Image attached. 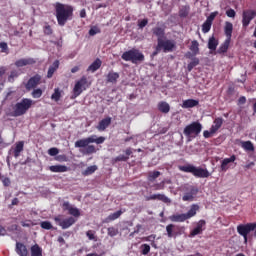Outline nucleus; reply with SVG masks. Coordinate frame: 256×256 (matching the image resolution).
Instances as JSON below:
<instances>
[{"label": "nucleus", "instance_id": "nucleus-9", "mask_svg": "<svg viewBox=\"0 0 256 256\" xmlns=\"http://www.w3.org/2000/svg\"><path fill=\"white\" fill-rule=\"evenodd\" d=\"M54 221L56 225L61 227V229H69V227H73V225L77 223V219H75L73 216L63 219V215L54 217Z\"/></svg>", "mask_w": 256, "mask_h": 256}, {"label": "nucleus", "instance_id": "nucleus-59", "mask_svg": "<svg viewBox=\"0 0 256 256\" xmlns=\"http://www.w3.org/2000/svg\"><path fill=\"white\" fill-rule=\"evenodd\" d=\"M22 227H33V221L31 220H24L20 222Z\"/></svg>", "mask_w": 256, "mask_h": 256}, {"label": "nucleus", "instance_id": "nucleus-38", "mask_svg": "<svg viewBox=\"0 0 256 256\" xmlns=\"http://www.w3.org/2000/svg\"><path fill=\"white\" fill-rule=\"evenodd\" d=\"M161 176V172L160 171H152L149 172L148 174V181L150 183H155V180L158 179V177Z\"/></svg>", "mask_w": 256, "mask_h": 256}, {"label": "nucleus", "instance_id": "nucleus-60", "mask_svg": "<svg viewBox=\"0 0 256 256\" xmlns=\"http://www.w3.org/2000/svg\"><path fill=\"white\" fill-rule=\"evenodd\" d=\"M226 15L227 17H230V18H235V15H237V12H235L232 8L228 9L226 11Z\"/></svg>", "mask_w": 256, "mask_h": 256}, {"label": "nucleus", "instance_id": "nucleus-13", "mask_svg": "<svg viewBox=\"0 0 256 256\" xmlns=\"http://www.w3.org/2000/svg\"><path fill=\"white\" fill-rule=\"evenodd\" d=\"M39 83H41V75L36 74L28 80L26 84V89L28 91H31V89H35V87H37Z\"/></svg>", "mask_w": 256, "mask_h": 256}, {"label": "nucleus", "instance_id": "nucleus-6", "mask_svg": "<svg viewBox=\"0 0 256 256\" xmlns=\"http://www.w3.org/2000/svg\"><path fill=\"white\" fill-rule=\"evenodd\" d=\"M201 131H203V125L199 123V121L192 122L184 128V135L187 137L188 141L191 139H195V137H199Z\"/></svg>", "mask_w": 256, "mask_h": 256}, {"label": "nucleus", "instance_id": "nucleus-58", "mask_svg": "<svg viewBox=\"0 0 256 256\" xmlns=\"http://www.w3.org/2000/svg\"><path fill=\"white\" fill-rule=\"evenodd\" d=\"M157 235L155 234H151L147 237L144 238V241H148L150 243H155V239H156Z\"/></svg>", "mask_w": 256, "mask_h": 256}, {"label": "nucleus", "instance_id": "nucleus-63", "mask_svg": "<svg viewBox=\"0 0 256 256\" xmlns=\"http://www.w3.org/2000/svg\"><path fill=\"white\" fill-rule=\"evenodd\" d=\"M2 183H3L4 187H9V185H11V179L4 177V178H2Z\"/></svg>", "mask_w": 256, "mask_h": 256}, {"label": "nucleus", "instance_id": "nucleus-18", "mask_svg": "<svg viewBox=\"0 0 256 256\" xmlns=\"http://www.w3.org/2000/svg\"><path fill=\"white\" fill-rule=\"evenodd\" d=\"M119 73L110 71L106 76V83H112L115 85L119 81Z\"/></svg>", "mask_w": 256, "mask_h": 256}, {"label": "nucleus", "instance_id": "nucleus-40", "mask_svg": "<svg viewBox=\"0 0 256 256\" xmlns=\"http://www.w3.org/2000/svg\"><path fill=\"white\" fill-rule=\"evenodd\" d=\"M120 215H123V211H121V210H118V211L110 214L106 218V223H109L110 221H115V219H119Z\"/></svg>", "mask_w": 256, "mask_h": 256}, {"label": "nucleus", "instance_id": "nucleus-48", "mask_svg": "<svg viewBox=\"0 0 256 256\" xmlns=\"http://www.w3.org/2000/svg\"><path fill=\"white\" fill-rule=\"evenodd\" d=\"M109 237H116L119 234V230L115 227H109L107 229Z\"/></svg>", "mask_w": 256, "mask_h": 256}, {"label": "nucleus", "instance_id": "nucleus-31", "mask_svg": "<svg viewBox=\"0 0 256 256\" xmlns=\"http://www.w3.org/2000/svg\"><path fill=\"white\" fill-rule=\"evenodd\" d=\"M30 252L31 256H43V249L38 244L31 246Z\"/></svg>", "mask_w": 256, "mask_h": 256}, {"label": "nucleus", "instance_id": "nucleus-41", "mask_svg": "<svg viewBox=\"0 0 256 256\" xmlns=\"http://www.w3.org/2000/svg\"><path fill=\"white\" fill-rule=\"evenodd\" d=\"M19 75H21V72L19 70H12L10 72V75L8 76V82L14 83L17 77H19Z\"/></svg>", "mask_w": 256, "mask_h": 256}, {"label": "nucleus", "instance_id": "nucleus-29", "mask_svg": "<svg viewBox=\"0 0 256 256\" xmlns=\"http://www.w3.org/2000/svg\"><path fill=\"white\" fill-rule=\"evenodd\" d=\"M101 59L97 58L87 69V71H91V73H95V71L99 70L102 65Z\"/></svg>", "mask_w": 256, "mask_h": 256}, {"label": "nucleus", "instance_id": "nucleus-4", "mask_svg": "<svg viewBox=\"0 0 256 256\" xmlns=\"http://www.w3.org/2000/svg\"><path fill=\"white\" fill-rule=\"evenodd\" d=\"M121 59H123V61H130L134 65H137V63H143V61H145V55L139 49L133 48L124 52L121 55Z\"/></svg>", "mask_w": 256, "mask_h": 256}, {"label": "nucleus", "instance_id": "nucleus-36", "mask_svg": "<svg viewBox=\"0 0 256 256\" xmlns=\"http://www.w3.org/2000/svg\"><path fill=\"white\" fill-rule=\"evenodd\" d=\"M217 45H219V41L215 39L214 36L210 37L208 40V49H210V51H215L217 49Z\"/></svg>", "mask_w": 256, "mask_h": 256}, {"label": "nucleus", "instance_id": "nucleus-53", "mask_svg": "<svg viewBox=\"0 0 256 256\" xmlns=\"http://www.w3.org/2000/svg\"><path fill=\"white\" fill-rule=\"evenodd\" d=\"M101 33V28L97 27V26H93L90 30H89V35L91 37H94V35H97Z\"/></svg>", "mask_w": 256, "mask_h": 256}, {"label": "nucleus", "instance_id": "nucleus-42", "mask_svg": "<svg viewBox=\"0 0 256 256\" xmlns=\"http://www.w3.org/2000/svg\"><path fill=\"white\" fill-rule=\"evenodd\" d=\"M86 237H88L89 241H98V237L96 236V232L94 230H88L86 232Z\"/></svg>", "mask_w": 256, "mask_h": 256}, {"label": "nucleus", "instance_id": "nucleus-57", "mask_svg": "<svg viewBox=\"0 0 256 256\" xmlns=\"http://www.w3.org/2000/svg\"><path fill=\"white\" fill-rule=\"evenodd\" d=\"M48 154L51 156V157H55V155H59V149L57 148H50L48 150Z\"/></svg>", "mask_w": 256, "mask_h": 256}, {"label": "nucleus", "instance_id": "nucleus-64", "mask_svg": "<svg viewBox=\"0 0 256 256\" xmlns=\"http://www.w3.org/2000/svg\"><path fill=\"white\" fill-rule=\"evenodd\" d=\"M44 33H45V35H51L53 33L51 26H49V25L45 26Z\"/></svg>", "mask_w": 256, "mask_h": 256}, {"label": "nucleus", "instance_id": "nucleus-11", "mask_svg": "<svg viewBox=\"0 0 256 256\" xmlns=\"http://www.w3.org/2000/svg\"><path fill=\"white\" fill-rule=\"evenodd\" d=\"M256 18V11L255 10H245L242 14V27L247 29L251 21Z\"/></svg>", "mask_w": 256, "mask_h": 256}, {"label": "nucleus", "instance_id": "nucleus-49", "mask_svg": "<svg viewBox=\"0 0 256 256\" xmlns=\"http://www.w3.org/2000/svg\"><path fill=\"white\" fill-rule=\"evenodd\" d=\"M40 227H41L42 229H46L47 231L53 229V225H52L51 222H49V221H43V222H41V223H40Z\"/></svg>", "mask_w": 256, "mask_h": 256}, {"label": "nucleus", "instance_id": "nucleus-10", "mask_svg": "<svg viewBox=\"0 0 256 256\" xmlns=\"http://www.w3.org/2000/svg\"><path fill=\"white\" fill-rule=\"evenodd\" d=\"M87 87H89L87 77L82 76L81 79L76 82L73 88V98L76 99V97H79L81 93L87 90Z\"/></svg>", "mask_w": 256, "mask_h": 256}, {"label": "nucleus", "instance_id": "nucleus-23", "mask_svg": "<svg viewBox=\"0 0 256 256\" xmlns=\"http://www.w3.org/2000/svg\"><path fill=\"white\" fill-rule=\"evenodd\" d=\"M199 105V101L195 99H187L182 103L183 109H192V107H197Z\"/></svg>", "mask_w": 256, "mask_h": 256}, {"label": "nucleus", "instance_id": "nucleus-30", "mask_svg": "<svg viewBox=\"0 0 256 256\" xmlns=\"http://www.w3.org/2000/svg\"><path fill=\"white\" fill-rule=\"evenodd\" d=\"M222 125H223V118H216L213 122V125L210 128L212 129V133H217V131L221 129Z\"/></svg>", "mask_w": 256, "mask_h": 256}, {"label": "nucleus", "instance_id": "nucleus-45", "mask_svg": "<svg viewBox=\"0 0 256 256\" xmlns=\"http://www.w3.org/2000/svg\"><path fill=\"white\" fill-rule=\"evenodd\" d=\"M52 101H59L61 99V90L59 88L54 89V93L51 95Z\"/></svg>", "mask_w": 256, "mask_h": 256}, {"label": "nucleus", "instance_id": "nucleus-37", "mask_svg": "<svg viewBox=\"0 0 256 256\" xmlns=\"http://www.w3.org/2000/svg\"><path fill=\"white\" fill-rule=\"evenodd\" d=\"M189 49L192 51L193 55H199V42L197 40H193Z\"/></svg>", "mask_w": 256, "mask_h": 256}, {"label": "nucleus", "instance_id": "nucleus-21", "mask_svg": "<svg viewBox=\"0 0 256 256\" xmlns=\"http://www.w3.org/2000/svg\"><path fill=\"white\" fill-rule=\"evenodd\" d=\"M49 170L52 173H67V171H69V168L65 165H52L49 167Z\"/></svg>", "mask_w": 256, "mask_h": 256}, {"label": "nucleus", "instance_id": "nucleus-50", "mask_svg": "<svg viewBox=\"0 0 256 256\" xmlns=\"http://www.w3.org/2000/svg\"><path fill=\"white\" fill-rule=\"evenodd\" d=\"M0 49L1 53H6V55H9V46L7 45V42H0Z\"/></svg>", "mask_w": 256, "mask_h": 256}, {"label": "nucleus", "instance_id": "nucleus-54", "mask_svg": "<svg viewBox=\"0 0 256 256\" xmlns=\"http://www.w3.org/2000/svg\"><path fill=\"white\" fill-rule=\"evenodd\" d=\"M183 201H195V196L192 193H187L182 197Z\"/></svg>", "mask_w": 256, "mask_h": 256}, {"label": "nucleus", "instance_id": "nucleus-43", "mask_svg": "<svg viewBox=\"0 0 256 256\" xmlns=\"http://www.w3.org/2000/svg\"><path fill=\"white\" fill-rule=\"evenodd\" d=\"M211 25H213V22H209L208 20H206L202 24V33H209V31H211Z\"/></svg>", "mask_w": 256, "mask_h": 256}, {"label": "nucleus", "instance_id": "nucleus-47", "mask_svg": "<svg viewBox=\"0 0 256 256\" xmlns=\"http://www.w3.org/2000/svg\"><path fill=\"white\" fill-rule=\"evenodd\" d=\"M42 95H43V90H41V88H37L32 91V97L34 99H39L41 98Z\"/></svg>", "mask_w": 256, "mask_h": 256}, {"label": "nucleus", "instance_id": "nucleus-46", "mask_svg": "<svg viewBox=\"0 0 256 256\" xmlns=\"http://www.w3.org/2000/svg\"><path fill=\"white\" fill-rule=\"evenodd\" d=\"M165 184L171 185V179H164L161 183L155 185V189H165Z\"/></svg>", "mask_w": 256, "mask_h": 256}, {"label": "nucleus", "instance_id": "nucleus-7", "mask_svg": "<svg viewBox=\"0 0 256 256\" xmlns=\"http://www.w3.org/2000/svg\"><path fill=\"white\" fill-rule=\"evenodd\" d=\"M252 231H254L253 237L254 239H256V223L239 224L237 226V233H239L241 237H243L244 243H247L248 235Z\"/></svg>", "mask_w": 256, "mask_h": 256}, {"label": "nucleus", "instance_id": "nucleus-39", "mask_svg": "<svg viewBox=\"0 0 256 256\" xmlns=\"http://www.w3.org/2000/svg\"><path fill=\"white\" fill-rule=\"evenodd\" d=\"M197 65H199V58H197V57L192 58L191 62L187 65V71H189V73H191L193 71V69H195V67H197Z\"/></svg>", "mask_w": 256, "mask_h": 256}, {"label": "nucleus", "instance_id": "nucleus-26", "mask_svg": "<svg viewBox=\"0 0 256 256\" xmlns=\"http://www.w3.org/2000/svg\"><path fill=\"white\" fill-rule=\"evenodd\" d=\"M58 69H59V60H55L48 69L47 78L51 79V77H53V75L55 74V71H57Z\"/></svg>", "mask_w": 256, "mask_h": 256}, {"label": "nucleus", "instance_id": "nucleus-34", "mask_svg": "<svg viewBox=\"0 0 256 256\" xmlns=\"http://www.w3.org/2000/svg\"><path fill=\"white\" fill-rule=\"evenodd\" d=\"M241 147L244 149V151H255V146L253 145V142L251 141H242L241 142Z\"/></svg>", "mask_w": 256, "mask_h": 256}, {"label": "nucleus", "instance_id": "nucleus-22", "mask_svg": "<svg viewBox=\"0 0 256 256\" xmlns=\"http://www.w3.org/2000/svg\"><path fill=\"white\" fill-rule=\"evenodd\" d=\"M170 221L172 223H184V221H187V216L186 214H174L169 217Z\"/></svg>", "mask_w": 256, "mask_h": 256}, {"label": "nucleus", "instance_id": "nucleus-24", "mask_svg": "<svg viewBox=\"0 0 256 256\" xmlns=\"http://www.w3.org/2000/svg\"><path fill=\"white\" fill-rule=\"evenodd\" d=\"M158 111H160V113H164L165 115H167V113L171 111V106L166 101H160L158 103Z\"/></svg>", "mask_w": 256, "mask_h": 256}, {"label": "nucleus", "instance_id": "nucleus-14", "mask_svg": "<svg viewBox=\"0 0 256 256\" xmlns=\"http://www.w3.org/2000/svg\"><path fill=\"white\" fill-rule=\"evenodd\" d=\"M162 201L163 203H171V199H169L165 194H153L150 197L146 196V201Z\"/></svg>", "mask_w": 256, "mask_h": 256}, {"label": "nucleus", "instance_id": "nucleus-15", "mask_svg": "<svg viewBox=\"0 0 256 256\" xmlns=\"http://www.w3.org/2000/svg\"><path fill=\"white\" fill-rule=\"evenodd\" d=\"M206 222L205 220H200L196 227L191 231L190 236L195 237L196 235H201L203 233V227H205Z\"/></svg>", "mask_w": 256, "mask_h": 256}, {"label": "nucleus", "instance_id": "nucleus-17", "mask_svg": "<svg viewBox=\"0 0 256 256\" xmlns=\"http://www.w3.org/2000/svg\"><path fill=\"white\" fill-rule=\"evenodd\" d=\"M109 125H111V117H106L98 123V125L96 126V129L98 131H105V129H107Z\"/></svg>", "mask_w": 256, "mask_h": 256}, {"label": "nucleus", "instance_id": "nucleus-62", "mask_svg": "<svg viewBox=\"0 0 256 256\" xmlns=\"http://www.w3.org/2000/svg\"><path fill=\"white\" fill-rule=\"evenodd\" d=\"M129 160V156H125V155H119L115 158V161H128Z\"/></svg>", "mask_w": 256, "mask_h": 256}, {"label": "nucleus", "instance_id": "nucleus-19", "mask_svg": "<svg viewBox=\"0 0 256 256\" xmlns=\"http://www.w3.org/2000/svg\"><path fill=\"white\" fill-rule=\"evenodd\" d=\"M152 33L157 37V43H159L165 37V28L155 27L152 29Z\"/></svg>", "mask_w": 256, "mask_h": 256}, {"label": "nucleus", "instance_id": "nucleus-25", "mask_svg": "<svg viewBox=\"0 0 256 256\" xmlns=\"http://www.w3.org/2000/svg\"><path fill=\"white\" fill-rule=\"evenodd\" d=\"M24 147H25V142L19 141V142L16 143V146L14 148V157H15V159L20 157L21 153H23Z\"/></svg>", "mask_w": 256, "mask_h": 256}, {"label": "nucleus", "instance_id": "nucleus-52", "mask_svg": "<svg viewBox=\"0 0 256 256\" xmlns=\"http://www.w3.org/2000/svg\"><path fill=\"white\" fill-rule=\"evenodd\" d=\"M141 254L142 255H149V252L151 251V246H149L148 244H143L141 246Z\"/></svg>", "mask_w": 256, "mask_h": 256}, {"label": "nucleus", "instance_id": "nucleus-32", "mask_svg": "<svg viewBox=\"0 0 256 256\" xmlns=\"http://www.w3.org/2000/svg\"><path fill=\"white\" fill-rule=\"evenodd\" d=\"M236 159L237 157L235 155H232L230 158L223 159L221 163V170L225 171L227 169V165H229V163H235Z\"/></svg>", "mask_w": 256, "mask_h": 256}, {"label": "nucleus", "instance_id": "nucleus-27", "mask_svg": "<svg viewBox=\"0 0 256 256\" xmlns=\"http://www.w3.org/2000/svg\"><path fill=\"white\" fill-rule=\"evenodd\" d=\"M224 33L226 35V39H231L233 36V23L225 22Z\"/></svg>", "mask_w": 256, "mask_h": 256}, {"label": "nucleus", "instance_id": "nucleus-44", "mask_svg": "<svg viewBox=\"0 0 256 256\" xmlns=\"http://www.w3.org/2000/svg\"><path fill=\"white\" fill-rule=\"evenodd\" d=\"M97 171V165H92L86 168V170L83 172V175L88 176V175H93Z\"/></svg>", "mask_w": 256, "mask_h": 256}, {"label": "nucleus", "instance_id": "nucleus-12", "mask_svg": "<svg viewBox=\"0 0 256 256\" xmlns=\"http://www.w3.org/2000/svg\"><path fill=\"white\" fill-rule=\"evenodd\" d=\"M62 209H63V211H68V214L72 215V217L74 219L81 217V211L78 208L71 205V203H69V202H64L62 204Z\"/></svg>", "mask_w": 256, "mask_h": 256}, {"label": "nucleus", "instance_id": "nucleus-61", "mask_svg": "<svg viewBox=\"0 0 256 256\" xmlns=\"http://www.w3.org/2000/svg\"><path fill=\"white\" fill-rule=\"evenodd\" d=\"M211 135H215V132H212V129L210 128V131L209 130H205L203 132V137L205 139H209V137H211Z\"/></svg>", "mask_w": 256, "mask_h": 256}, {"label": "nucleus", "instance_id": "nucleus-2", "mask_svg": "<svg viewBox=\"0 0 256 256\" xmlns=\"http://www.w3.org/2000/svg\"><path fill=\"white\" fill-rule=\"evenodd\" d=\"M55 13L58 25H60V27H65L67 21L73 19V6L57 2L55 4Z\"/></svg>", "mask_w": 256, "mask_h": 256}, {"label": "nucleus", "instance_id": "nucleus-16", "mask_svg": "<svg viewBox=\"0 0 256 256\" xmlns=\"http://www.w3.org/2000/svg\"><path fill=\"white\" fill-rule=\"evenodd\" d=\"M16 253L19 256H27L29 255V250H27V246L21 242L16 243Z\"/></svg>", "mask_w": 256, "mask_h": 256}, {"label": "nucleus", "instance_id": "nucleus-33", "mask_svg": "<svg viewBox=\"0 0 256 256\" xmlns=\"http://www.w3.org/2000/svg\"><path fill=\"white\" fill-rule=\"evenodd\" d=\"M166 231L168 237L171 239L173 237H177L179 234L175 231V225L174 224H169L166 226Z\"/></svg>", "mask_w": 256, "mask_h": 256}, {"label": "nucleus", "instance_id": "nucleus-51", "mask_svg": "<svg viewBox=\"0 0 256 256\" xmlns=\"http://www.w3.org/2000/svg\"><path fill=\"white\" fill-rule=\"evenodd\" d=\"M149 24V19L144 18L143 20H138V28L139 29H145L147 25Z\"/></svg>", "mask_w": 256, "mask_h": 256}, {"label": "nucleus", "instance_id": "nucleus-28", "mask_svg": "<svg viewBox=\"0 0 256 256\" xmlns=\"http://www.w3.org/2000/svg\"><path fill=\"white\" fill-rule=\"evenodd\" d=\"M229 45H231V39L230 38H226L224 43L221 44L220 47L218 48L217 53H219L220 55L222 53H227V51L229 50Z\"/></svg>", "mask_w": 256, "mask_h": 256}, {"label": "nucleus", "instance_id": "nucleus-8", "mask_svg": "<svg viewBox=\"0 0 256 256\" xmlns=\"http://www.w3.org/2000/svg\"><path fill=\"white\" fill-rule=\"evenodd\" d=\"M177 48V44L175 40H160L157 43L156 49L157 51L163 50L164 53H173L175 49Z\"/></svg>", "mask_w": 256, "mask_h": 256}, {"label": "nucleus", "instance_id": "nucleus-35", "mask_svg": "<svg viewBox=\"0 0 256 256\" xmlns=\"http://www.w3.org/2000/svg\"><path fill=\"white\" fill-rule=\"evenodd\" d=\"M197 211H199V206L197 204H193L190 210L185 214L187 219H191V217H195L197 215Z\"/></svg>", "mask_w": 256, "mask_h": 256}, {"label": "nucleus", "instance_id": "nucleus-55", "mask_svg": "<svg viewBox=\"0 0 256 256\" xmlns=\"http://www.w3.org/2000/svg\"><path fill=\"white\" fill-rule=\"evenodd\" d=\"M189 15V10L187 8H182L179 11V17H181L182 19H185V17H187Z\"/></svg>", "mask_w": 256, "mask_h": 256}, {"label": "nucleus", "instance_id": "nucleus-3", "mask_svg": "<svg viewBox=\"0 0 256 256\" xmlns=\"http://www.w3.org/2000/svg\"><path fill=\"white\" fill-rule=\"evenodd\" d=\"M178 169L183 173H191L194 177H197L198 179H207V177L211 175V173H209V170H207V168L196 167L193 164H186L184 166H179Z\"/></svg>", "mask_w": 256, "mask_h": 256}, {"label": "nucleus", "instance_id": "nucleus-56", "mask_svg": "<svg viewBox=\"0 0 256 256\" xmlns=\"http://www.w3.org/2000/svg\"><path fill=\"white\" fill-rule=\"evenodd\" d=\"M217 15H219V12H212L206 19V21L213 23V21H215V18L217 17Z\"/></svg>", "mask_w": 256, "mask_h": 256}, {"label": "nucleus", "instance_id": "nucleus-5", "mask_svg": "<svg viewBox=\"0 0 256 256\" xmlns=\"http://www.w3.org/2000/svg\"><path fill=\"white\" fill-rule=\"evenodd\" d=\"M33 100L29 98H23L20 102L16 103L13 107L12 117H21L27 113L28 109H31Z\"/></svg>", "mask_w": 256, "mask_h": 256}, {"label": "nucleus", "instance_id": "nucleus-20", "mask_svg": "<svg viewBox=\"0 0 256 256\" xmlns=\"http://www.w3.org/2000/svg\"><path fill=\"white\" fill-rule=\"evenodd\" d=\"M35 60L33 58H22L15 62L16 67H26V65H33Z\"/></svg>", "mask_w": 256, "mask_h": 256}, {"label": "nucleus", "instance_id": "nucleus-1", "mask_svg": "<svg viewBox=\"0 0 256 256\" xmlns=\"http://www.w3.org/2000/svg\"><path fill=\"white\" fill-rule=\"evenodd\" d=\"M91 143H96V145H101L105 143V137L100 136L97 138V135H92L88 138L80 139L75 142L74 146L80 150L83 155H93V153H97V150L93 145H89Z\"/></svg>", "mask_w": 256, "mask_h": 256}]
</instances>
